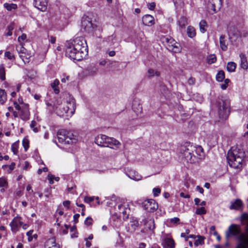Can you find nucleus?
<instances>
[{"label":"nucleus","mask_w":248,"mask_h":248,"mask_svg":"<svg viewBox=\"0 0 248 248\" xmlns=\"http://www.w3.org/2000/svg\"><path fill=\"white\" fill-rule=\"evenodd\" d=\"M88 53V46L83 37H77L65 44V55L67 57L77 61L85 58Z\"/></svg>","instance_id":"nucleus-1"},{"label":"nucleus","mask_w":248,"mask_h":248,"mask_svg":"<svg viewBox=\"0 0 248 248\" xmlns=\"http://www.w3.org/2000/svg\"><path fill=\"white\" fill-rule=\"evenodd\" d=\"M202 148L196 147L190 143H186L181 147V154L185 161L190 163L198 162L203 156Z\"/></svg>","instance_id":"nucleus-2"},{"label":"nucleus","mask_w":248,"mask_h":248,"mask_svg":"<svg viewBox=\"0 0 248 248\" xmlns=\"http://www.w3.org/2000/svg\"><path fill=\"white\" fill-rule=\"evenodd\" d=\"M245 156V153L243 150L236 148L228 151L227 158L231 167L240 169L244 163Z\"/></svg>","instance_id":"nucleus-3"},{"label":"nucleus","mask_w":248,"mask_h":248,"mask_svg":"<svg viewBox=\"0 0 248 248\" xmlns=\"http://www.w3.org/2000/svg\"><path fill=\"white\" fill-rule=\"evenodd\" d=\"M217 107L219 117L226 119L230 112V100L226 97L222 96L217 102Z\"/></svg>","instance_id":"nucleus-4"},{"label":"nucleus","mask_w":248,"mask_h":248,"mask_svg":"<svg viewBox=\"0 0 248 248\" xmlns=\"http://www.w3.org/2000/svg\"><path fill=\"white\" fill-rule=\"evenodd\" d=\"M59 142L64 144H70L76 142L73 134L65 129L59 130L57 132Z\"/></svg>","instance_id":"nucleus-5"},{"label":"nucleus","mask_w":248,"mask_h":248,"mask_svg":"<svg viewBox=\"0 0 248 248\" xmlns=\"http://www.w3.org/2000/svg\"><path fill=\"white\" fill-rule=\"evenodd\" d=\"M240 227L236 224L231 225L225 232V236L227 239H228L231 236H237V239L242 234ZM239 240V239H238Z\"/></svg>","instance_id":"nucleus-6"},{"label":"nucleus","mask_w":248,"mask_h":248,"mask_svg":"<svg viewBox=\"0 0 248 248\" xmlns=\"http://www.w3.org/2000/svg\"><path fill=\"white\" fill-rule=\"evenodd\" d=\"M144 209L148 212H154L158 208V203L153 199L145 200L142 203Z\"/></svg>","instance_id":"nucleus-7"},{"label":"nucleus","mask_w":248,"mask_h":248,"mask_svg":"<svg viewBox=\"0 0 248 248\" xmlns=\"http://www.w3.org/2000/svg\"><path fill=\"white\" fill-rule=\"evenodd\" d=\"M47 0H34V7L42 12L45 11L47 7Z\"/></svg>","instance_id":"nucleus-8"},{"label":"nucleus","mask_w":248,"mask_h":248,"mask_svg":"<svg viewBox=\"0 0 248 248\" xmlns=\"http://www.w3.org/2000/svg\"><path fill=\"white\" fill-rule=\"evenodd\" d=\"M221 4V0H209L208 7L216 13L220 9Z\"/></svg>","instance_id":"nucleus-9"},{"label":"nucleus","mask_w":248,"mask_h":248,"mask_svg":"<svg viewBox=\"0 0 248 248\" xmlns=\"http://www.w3.org/2000/svg\"><path fill=\"white\" fill-rule=\"evenodd\" d=\"M81 26L86 32H89L93 30V24L91 20L88 17H86L82 19Z\"/></svg>","instance_id":"nucleus-10"},{"label":"nucleus","mask_w":248,"mask_h":248,"mask_svg":"<svg viewBox=\"0 0 248 248\" xmlns=\"http://www.w3.org/2000/svg\"><path fill=\"white\" fill-rule=\"evenodd\" d=\"M23 224L21 221V217L18 216L15 217L10 224L12 231H17L18 228L20 227Z\"/></svg>","instance_id":"nucleus-11"},{"label":"nucleus","mask_w":248,"mask_h":248,"mask_svg":"<svg viewBox=\"0 0 248 248\" xmlns=\"http://www.w3.org/2000/svg\"><path fill=\"white\" fill-rule=\"evenodd\" d=\"M239 242L235 248H248V240L244 234H242L239 237Z\"/></svg>","instance_id":"nucleus-12"},{"label":"nucleus","mask_w":248,"mask_h":248,"mask_svg":"<svg viewBox=\"0 0 248 248\" xmlns=\"http://www.w3.org/2000/svg\"><path fill=\"white\" fill-rule=\"evenodd\" d=\"M67 105L65 107H66V110H68L69 113L73 115L76 109V101L73 98H70L69 101H67Z\"/></svg>","instance_id":"nucleus-13"},{"label":"nucleus","mask_w":248,"mask_h":248,"mask_svg":"<svg viewBox=\"0 0 248 248\" xmlns=\"http://www.w3.org/2000/svg\"><path fill=\"white\" fill-rule=\"evenodd\" d=\"M107 137L105 135H98L95 139V143L99 146L105 147Z\"/></svg>","instance_id":"nucleus-14"},{"label":"nucleus","mask_w":248,"mask_h":248,"mask_svg":"<svg viewBox=\"0 0 248 248\" xmlns=\"http://www.w3.org/2000/svg\"><path fill=\"white\" fill-rule=\"evenodd\" d=\"M120 145V142L114 138L107 137L106 145H105V147H109L111 148H113L112 146H114L116 148H118Z\"/></svg>","instance_id":"nucleus-15"},{"label":"nucleus","mask_w":248,"mask_h":248,"mask_svg":"<svg viewBox=\"0 0 248 248\" xmlns=\"http://www.w3.org/2000/svg\"><path fill=\"white\" fill-rule=\"evenodd\" d=\"M142 22L145 26H152L154 24V18L150 15H146L142 17Z\"/></svg>","instance_id":"nucleus-16"},{"label":"nucleus","mask_w":248,"mask_h":248,"mask_svg":"<svg viewBox=\"0 0 248 248\" xmlns=\"http://www.w3.org/2000/svg\"><path fill=\"white\" fill-rule=\"evenodd\" d=\"M127 175L131 179L135 181H139L141 179V176L138 172L133 170H130L127 173Z\"/></svg>","instance_id":"nucleus-17"},{"label":"nucleus","mask_w":248,"mask_h":248,"mask_svg":"<svg viewBox=\"0 0 248 248\" xmlns=\"http://www.w3.org/2000/svg\"><path fill=\"white\" fill-rule=\"evenodd\" d=\"M46 248H59V245L56 243L55 237L48 239L45 243Z\"/></svg>","instance_id":"nucleus-18"},{"label":"nucleus","mask_w":248,"mask_h":248,"mask_svg":"<svg viewBox=\"0 0 248 248\" xmlns=\"http://www.w3.org/2000/svg\"><path fill=\"white\" fill-rule=\"evenodd\" d=\"M118 208L119 209V213L122 214L124 218H128V212L129 211V209H128L125 207L124 205L123 204H119L118 206Z\"/></svg>","instance_id":"nucleus-19"},{"label":"nucleus","mask_w":248,"mask_h":248,"mask_svg":"<svg viewBox=\"0 0 248 248\" xmlns=\"http://www.w3.org/2000/svg\"><path fill=\"white\" fill-rule=\"evenodd\" d=\"M243 205V202L240 199H236L235 202H232L229 208L231 210H239Z\"/></svg>","instance_id":"nucleus-20"},{"label":"nucleus","mask_w":248,"mask_h":248,"mask_svg":"<svg viewBox=\"0 0 248 248\" xmlns=\"http://www.w3.org/2000/svg\"><path fill=\"white\" fill-rule=\"evenodd\" d=\"M240 58V66L244 69L248 68V63L245 55L241 53L239 55Z\"/></svg>","instance_id":"nucleus-21"},{"label":"nucleus","mask_w":248,"mask_h":248,"mask_svg":"<svg viewBox=\"0 0 248 248\" xmlns=\"http://www.w3.org/2000/svg\"><path fill=\"white\" fill-rule=\"evenodd\" d=\"M104 41H106L107 43L108 46H113L116 42V36L115 34H113L108 36L107 38H105L104 39Z\"/></svg>","instance_id":"nucleus-22"},{"label":"nucleus","mask_w":248,"mask_h":248,"mask_svg":"<svg viewBox=\"0 0 248 248\" xmlns=\"http://www.w3.org/2000/svg\"><path fill=\"white\" fill-rule=\"evenodd\" d=\"M61 102L58 101L57 103L52 104L49 102H46L47 109L51 112L56 111L58 108V105H60Z\"/></svg>","instance_id":"nucleus-23"},{"label":"nucleus","mask_w":248,"mask_h":248,"mask_svg":"<svg viewBox=\"0 0 248 248\" xmlns=\"http://www.w3.org/2000/svg\"><path fill=\"white\" fill-rule=\"evenodd\" d=\"M164 246L166 248H174L175 247L174 241L173 239L167 238L164 240Z\"/></svg>","instance_id":"nucleus-24"},{"label":"nucleus","mask_w":248,"mask_h":248,"mask_svg":"<svg viewBox=\"0 0 248 248\" xmlns=\"http://www.w3.org/2000/svg\"><path fill=\"white\" fill-rule=\"evenodd\" d=\"M145 228L149 230H153L155 228L154 220L153 218H150L144 223Z\"/></svg>","instance_id":"nucleus-25"},{"label":"nucleus","mask_w":248,"mask_h":248,"mask_svg":"<svg viewBox=\"0 0 248 248\" xmlns=\"http://www.w3.org/2000/svg\"><path fill=\"white\" fill-rule=\"evenodd\" d=\"M66 107L65 106H58V108L56 110V113L59 116H63L64 114L69 113L68 110H66Z\"/></svg>","instance_id":"nucleus-26"},{"label":"nucleus","mask_w":248,"mask_h":248,"mask_svg":"<svg viewBox=\"0 0 248 248\" xmlns=\"http://www.w3.org/2000/svg\"><path fill=\"white\" fill-rule=\"evenodd\" d=\"M60 83V82L59 80L57 79H56L51 84V87L53 89L54 93L56 94H58L59 93L60 90L59 88V84Z\"/></svg>","instance_id":"nucleus-27"},{"label":"nucleus","mask_w":248,"mask_h":248,"mask_svg":"<svg viewBox=\"0 0 248 248\" xmlns=\"http://www.w3.org/2000/svg\"><path fill=\"white\" fill-rule=\"evenodd\" d=\"M219 43L221 49L223 51H226L227 49V45H226L225 40V36L221 35L219 37Z\"/></svg>","instance_id":"nucleus-28"},{"label":"nucleus","mask_w":248,"mask_h":248,"mask_svg":"<svg viewBox=\"0 0 248 248\" xmlns=\"http://www.w3.org/2000/svg\"><path fill=\"white\" fill-rule=\"evenodd\" d=\"M228 31L230 35H232L236 36V37H238L239 31H238L234 26L230 27Z\"/></svg>","instance_id":"nucleus-29"},{"label":"nucleus","mask_w":248,"mask_h":248,"mask_svg":"<svg viewBox=\"0 0 248 248\" xmlns=\"http://www.w3.org/2000/svg\"><path fill=\"white\" fill-rule=\"evenodd\" d=\"M236 67V64L234 62H229L227 65V69L230 72H234Z\"/></svg>","instance_id":"nucleus-30"},{"label":"nucleus","mask_w":248,"mask_h":248,"mask_svg":"<svg viewBox=\"0 0 248 248\" xmlns=\"http://www.w3.org/2000/svg\"><path fill=\"white\" fill-rule=\"evenodd\" d=\"M7 100V95L4 90L0 89V103L3 104Z\"/></svg>","instance_id":"nucleus-31"},{"label":"nucleus","mask_w":248,"mask_h":248,"mask_svg":"<svg viewBox=\"0 0 248 248\" xmlns=\"http://www.w3.org/2000/svg\"><path fill=\"white\" fill-rule=\"evenodd\" d=\"M187 35L190 38L194 37L196 35L195 29L193 27L188 26L187 29Z\"/></svg>","instance_id":"nucleus-32"},{"label":"nucleus","mask_w":248,"mask_h":248,"mask_svg":"<svg viewBox=\"0 0 248 248\" xmlns=\"http://www.w3.org/2000/svg\"><path fill=\"white\" fill-rule=\"evenodd\" d=\"M225 78V73L222 70L219 71L216 75V79L219 82H221Z\"/></svg>","instance_id":"nucleus-33"},{"label":"nucleus","mask_w":248,"mask_h":248,"mask_svg":"<svg viewBox=\"0 0 248 248\" xmlns=\"http://www.w3.org/2000/svg\"><path fill=\"white\" fill-rule=\"evenodd\" d=\"M0 79L2 81L5 80V70L3 64L0 65Z\"/></svg>","instance_id":"nucleus-34"},{"label":"nucleus","mask_w":248,"mask_h":248,"mask_svg":"<svg viewBox=\"0 0 248 248\" xmlns=\"http://www.w3.org/2000/svg\"><path fill=\"white\" fill-rule=\"evenodd\" d=\"M3 6L8 11L16 9L17 7V5L14 3H5L4 4Z\"/></svg>","instance_id":"nucleus-35"},{"label":"nucleus","mask_w":248,"mask_h":248,"mask_svg":"<svg viewBox=\"0 0 248 248\" xmlns=\"http://www.w3.org/2000/svg\"><path fill=\"white\" fill-rule=\"evenodd\" d=\"M200 30L202 33H204L206 31L205 27L207 26V23L205 20H202L199 23Z\"/></svg>","instance_id":"nucleus-36"},{"label":"nucleus","mask_w":248,"mask_h":248,"mask_svg":"<svg viewBox=\"0 0 248 248\" xmlns=\"http://www.w3.org/2000/svg\"><path fill=\"white\" fill-rule=\"evenodd\" d=\"M198 239L196 240V241L194 242V245L196 246H198L199 245H202L204 243V239L205 238L204 237L200 235H198Z\"/></svg>","instance_id":"nucleus-37"},{"label":"nucleus","mask_w":248,"mask_h":248,"mask_svg":"<svg viewBox=\"0 0 248 248\" xmlns=\"http://www.w3.org/2000/svg\"><path fill=\"white\" fill-rule=\"evenodd\" d=\"M207 62L209 64L215 63L217 61V58L215 55H210L206 59Z\"/></svg>","instance_id":"nucleus-38"},{"label":"nucleus","mask_w":248,"mask_h":248,"mask_svg":"<svg viewBox=\"0 0 248 248\" xmlns=\"http://www.w3.org/2000/svg\"><path fill=\"white\" fill-rule=\"evenodd\" d=\"M176 44V42L175 41V40L171 38L170 39V41L168 43V44L166 45L167 48L169 49H174L173 47L172 46L173 45H175Z\"/></svg>","instance_id":"nucleus-39"},{"label":"nucleus","mask_w":248,"mask_h":248,"mask_svg":"<svg viewBox=\"0 0 248 248\" xmlns=\"http://www.w3.org/2000/svg\"><path fill=\"white\" fill-rule=\"evenodd\" d=\"M206 213V211L204 207H202L201 208H197L196 210V214L197 215H204Z\"/></svg>","instance_id":"nucleus-40"},{"label":"nucleus","mask_w":248,"mask_h":248,"mask_svg":"<svg viewBox=\"0 0 248 248\" xmlns=\"http://www.w3.org/2000/svg\"><path fill=\"white\" fill-rule=\"evenodd\" d=\"M148 74L149 75V77H153L154 75H156L157 76H159V73L157 72V71H155L153 69H149L148 70Z\"/></svg>","instance_id":"nucleus-41"},{"label":"nucleus","mask_w":248,"mask_h":248,"mask_svg":"<svg viewBox=\"0 0 248 248\" xmlns=\"http://www.w3.org/2000/svg\"><path fill=\"white\" fill-rule=\"evenodd\" d=\"M22 145L24 148L25 151H27L29 147V141L27 139H24L22 140Z\"/></svg>","instance_id":"nucleus-42"},{"label":"nucleus","mask_w":248,"mask_h":248,"mask_svg":"<svg viewBox=\"0 0 248 248\" xmlns=\"http://www.w3.org/2000/svg\"><path fill=\"white\" fill-rule=\"evenodd\" d=\"M20 118L24 121L28 120L29 118V112L27 111L25 112L22 111L20 115Z\"/></svg>","instance_id":"nucleus-43"},{"label":"nucleus","mask_w":248,"mask_h":248,"mask_svg":"<svg viewBox=\"0 0 248 248\" xmlns=\"http://www.w3.org/2000/svg\"><path fill=\"white\" fill-rule=\"evenodd\" d=\"M186 24V18L183 17L181 18L180 20L179 21V26L182 28H185V25Z\"/></svg>","instance_id":"nucleus-44"},{"label":"nucleus","mask_w":248,"mask_h":248,"mask_svg":"<svg viewBox=\"0 0 248 248\" xmlns=\"http://www.w3.org/2000/svg\"><path fill=\"white\" fill-rule=\"evenodd\" d=\"M16 50L17 52H18L19 55L22 54L24 55L25 54V51H26V49L23 46H21L20 47L17 46L16 47Z\"/></svg>","instance_id":"nucleus-45"},{"label":"nucleus","mask_w":248,"mask_h":248,"mask_svg":"<svg viewBox=\"0 0 248 248\" xmlns=\"http://www.w3.org/2000/svg\"><path fill=\"white\" fill-rule=\"evenodd\" d=\"M248 36V31L246 30H243L239 31L238 37H247Z\"/></svg>","instance_id":"nucleus-46"},{"label":"nucleus","mask_w":248,"mask_h":248,"mask_svg":"<svg viewBox=\"0 0 248 248\" xmlns=\"http://www.w3.org/2000/svg\"><path fill=\"white\" fill-rule=\"evenodd\" d=\"M93 219L92 218V217H87L85 221H84V224L85 225H86V226H90L93 223Z\"/></svg>","instance_id":"nucleus-47"},{"label":"nucleus","mask_w":248,"mask_h":248,"mask_svg":"<svg viewBox=\"0 0 248 248\" xmlns=\"http://www.w3.org/2000/svg\"><path fill=\"white\" fill-rule=\"evenodd\" d=\"M130 225L133 231H135L138 228L139 223L138 221H134L131 222Z\"/></svg>","instance_id":"nucleus-48"},{"label":"nucleus","mask_w":248,"mask_h":248,"mask_svg":"<svg viewBox=\"0 0 248 248\" xmlns=\"http://www.w3.org/2000/svg\"><path fill=\"white\" fill-rule=\"evenodd\" d=\"M19 57L22 60V61H23V62H24L25 64L28 63L29 62H30L29 58L26 56L25 54L24 55H22V54L19 55Z\"/></svg>","instance_id":"nucleus-49"},{"label":"nucleus","mask_w":248,"mask_h":248,"mask_svg":"<svg viewBox=\"0 0 248 248\" xmlns=\"http://www.w3.org/2000/svg\"><path fill=\"white\" fill-rule=\"evenodd\" d=\"M7 185V181L5 178H0V187H4Z\"/></svg>","instance_id":"nucleus-50"},{"label":"nucleus","mask_w":248,"mask_h":248,"mask_svg":"<svg viewBox=\"0 0 248 248\" xmlns=\"http://www.w3.org/2000/svg\"><path fill=\"white\" fill-rule=\"evenodd\" d=\"M230 82V80L228 78L225 79L224 83L221 85V88L222 90H225L228 87V83Z\"/></svg>","instance_id":"nucleus-51"},{"label":"nucleus","mask_w":248,"mask_h":248,"mask_svg":"<svg viewBox=\"0 0 248 248\" xmlns=\"http://www.w3.org/2000/svg\"><path fill=\"white\" fill-rule=\"evenodd\" d=\"M4 56L9 60H13L15 59L14 55L10 51H6L4 53Z\"/></svg>","instance_id":"nucleus-52"},{"label":"nucleus","mask_w":248,"mask_h":248,"mask_svg":"<svg viewBox=\"0 0 248 248\" xmlns=\"http://www.w3.org/2000/svg\"><path fill=\"white\" fill-rule=\"evenodd\" d=\"M161 189L159 187H155L153 189V192L155 197H157L160 193Z\"/></svg>","instance_id":"nucleus-53"},{"label":"nucleus","mask_w":248,"mask_h":248,"mask_svg":"<svg viewBox=\"0 0 248 248\" xmlns=\"http://www.w3.org/2000/svg\"><path fill=\"white\" fill-rule=\"evenodd\" d=\"M84 202L86 203L91 204V202L94 201L93 197H85L84 200Z\"/></svg>","instance_id":"nucleus-54"},{"label":"nucleus","mask_w":248,"mask_h":248,"mask_svg":"<svg viewBox=\"0 0 248 248\" xmlns=\"http://www.w3.org/2000/svg\"><path fill=\"white\" fill-rule=\"evenodd\" d=\"M36 124V123L34 121H31L30 126L31 128L33 130L34 132H37L38 130L37 128L35 127V125Z\"/></svg>","instance_id":"nucleus-55"},{"label":"nucleus","mask_w":248,"mask_h":248,"mask_svg":"<svg viewBox=\"0 0 248 248\" xmlns=\"http://www.w3.org/2000/svg\"><path fill=\"white\" fill-rule=\"evenodd\" d=\"M172 47H174L173 48L174 49H169V50L173 51L174 52H177L180 51V49L179 47V44L177 43H176V44H175V45H173L172 46Z\"/></svg>","instance_id":"nucleus-56"},{"label":"nucleus","mask_w":248,"mask_h":248,"mask_svg":"<svg viewBox=\"0 0 248 248\" xmlns=\"http://www.w3.org/2000/svg\"><path fill=\"white\" fill-rule=\"evenodd\" d=\"M33 232V230H30L27 232L26 234L28 236V241L29 242H31L32 240L33 237L32 236V235Z\"/></svg>","instance_id":"nucleus-57"},{"label":"nucleus","mask_w":248,"mask_h":248,"mask_svg":"<svg viewBox=\"0 0 248 248\" xmlns=\"http://www.w3.org/2000/svg\"><path fill=\"white\" fill-rule=\"evenodd\" d=\"M180 221V219L178 217H175L170 219V222L174 224H178Z\"/></svg>","instance_id":"nucleus-58"},{"label":"nucleus","mask_w":248,"mask_h":248,"mask_svg":"<svg viewBox=\"0 0 248 248\" xmlns=\"http://www.w3.org/2000/svg\"><path fill=\"white\" fill-rule=\"evenodd\" d=\"M187 83L190 85H193L195 83V79L194 78L190 77L187 81Z\"/></svg>","instance_id":"nucleus-59"},{"label":"nucleus","mask_w":248,"mask_h":248,"mask_svg":"<svg viewBox=\"0 0 248 248\" xmlns=\"http://www.w3.org/2000/svg\"><path fill=\"white\" fill-rule=\"evenodd\" d=\"M155 2H151V3H149L148 4V8H149V9L151 10H153L155 8Z\"/></svg>","instance_id":"nucleus-60"},{"label":"nucleus","mask_w":248,"mask_h":248,"mask_svg":"<svg viewBox=\"0 0 248 248\" xmlns=\"http://www.w3.org/2000/svg\"><path fill=\"white\" fill-rule=\"evenodd\" d=\"M170 39H171V38L170 37H164L162 38V41L165 44V45H166L170 41Z\"/></svg>","instance_id":"nucleus-61"},{"label":"nucleus","mask_w":248,"mask_h":248,"mask_svg":"<svg viewBox=\"0 0 248 248\" xmlns=\"http://www.w3.org/2000/svg\"><path fill=\"white\" fill-rule=\"evenodd\" d=\"M45 192L46 193L45 196L46 198H48L49 195L51 193V189L50 188H47L45 190Z\"/></svg>","instance_id":"nucleus-62"},{"label":"nucleus","mask_w":248,"mask_h":248,"mask_svg":"<svg viewBox=\"0 0 248 248\" xmlns=\"http://www.w3.org/2000/svg\"><path fill=\"white\" fill-rule=\"evenodd\" d=\"M27 38V35L25 33H23L21 36L18 37V41L20 42V40H22L23 41L25 40Z\"/></svg>","instance_id":"nucleus-63"},{"label":"nucleus","mask_w":248,"mask_h":248,"mask_svg":"<svg viewBox=\"0 0 248 248\" xmlns=\"http://www.w3.org/2000/svg\"><path fill=\"white\" fill-rule=\"evenodd\" d=\"M79 216H80V215L78 214H76L74 215L73 218H74V221L75 222V223H77L78 222V219L79 217Z\"/></svg>","instance_id":"nucleus-64"}]
</instances>
